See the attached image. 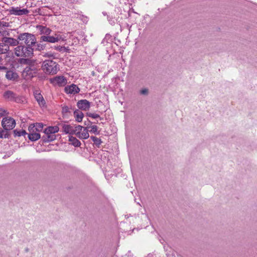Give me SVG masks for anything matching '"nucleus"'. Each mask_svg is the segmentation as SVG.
I'll return each mask as SVG.
<instances>
[{"mask_svg":"<svg viewBox=\"0 0 257 257\" xmlns=\"http://www.w3.org/2000/svg\"><path fill=\"white\" fill-rule=\"evenodd\" d=\"M63 131L65 134L70 135H75L80 139H86L89 137L87 127H84L80 125L64 124L63 126Z\"/></svg>","mask_w":257,"mask_h":257,"instance_id":"obj_1","label":"nucleus"},{"mask_svg":"<svg viewBox=\"0 0 257 257\" xmlns=\"http://www.w3.org/2000/svg\"><path fill=\"white\" fill-rule=\"evenodd\" d=\"M42 68L46 73L49 74H56L59 70V66L56 62L51 60L44 61Z\"/></svg>","mask_w":257,"mask_h":257,"instance_id":"obj_2","label":"nucleus"},{"mask_svg":"<svg viewBox=\"0 0 257 257\" xmlns=\"http://www.w3.org/2000/svg\"><path fill=\"white\" fill-rule=\"evenodd\" d=\"M18 39L22 41V43L27 45V46H35L36 42L35 36L33 34L27 33L20 34L18 36Z\"/></svg>","mask_w":257,"mask_h":257,"instance_id":"obj_3","label":"nucleus"},{"mask_svg":"<svg viewBox=\"0 0 257 257\" xmlns=\"http://www.w3.org/2000/svg\"><path fill=\"white\" fill-rule=\"evenodd\" d=\"M37 69L34 65L26 66L22 72V77L25 80H29L37 73Z\"/></svg>","mask_w":257,"mask_h":257,"instance_id":"obj_4","label":"nucleus"},{"mask_svg":"<svg viewBox=\"0 0 257 257\" xmlns=\"http://www.w3.org/2000/svg\"><path fill=\"white\" fill-rule=\"evenodd\" d=\"M59 128L57 126H49L47 127L44 133L47 137L48 141H52L56 139L55 134L58 132Z\"/></svg>","mask_w":257,"mask_h":257,"instance_id":"obj_5","label":"nucleus"},{"mask_svg":"<svg viewBox=\"0 0 257 257\" xmlns=\"http://www.w3.org/2000/svg\"><path fill=\"white\" fill-rule=\"evenodd\" d=\"M2 124L5 130H11L15 127L16 121L12 117H5L3 119Z\"/></svg>","mask_w":257,"mask_h":257,"instance_id":"obj_6","label":"nucleus"},{"mask_svg":"<svg viewBox=\"0 0 257 257\" xmlns=\"http://www.w3.org/2000/svg\"><path fill=\"white\" fill-rule=\"evenodd\" d=\"M51 83L59 87L64 86L67 83V79L63 76H57L50 80Z\"/></svg>","mask_w":257,"mask_h":257,"instance_id":"obj_7","label":"nucleus"},{"mask_svg":"<svg viewBox=\"0 0 257 257\" xmlns=\"http://www.w3.org/2000/svg\"><path fill=\"white\" fill-rule=\"evenodd\" d=\"M9 14L16 16L27 15L29 11L27 9H21L19 7H12L8 10Z\"/></svg>","mask_w":257,"mask_h":257,"instance_id":"obj_8","label":"nucleus"},{"mask_svg":"<svg viewBox=\"0 0 257 257\" xmlns=\"http://www.w3.org/2000/svg\"><path fill=\"white\" fill-rule=\"evenodd\" d=\"M2 42H3V44H5L6 46H9V48L10 46H15L19 44V42L17 40L9 37H5L3 38Z\"/></svg>","mask_w":257,"mask_h":257,"instance_id":"obj_9","label":"nucleus"},{"mask_svg":"<svg viewBox=\"0 0 257 257\" xmlns=\"http://www.w3.org/2000/svg\"><path fill=\"white\" fill-rule=\"evenodd\" d=\"M64 90L67 94H75L80 91V89L76 85L72 84L66 86Z\"/></svg>","mask_w":257,"mask_h":257,"instance_id":"obj_10","label":"nucleus"},{"mask_svg":"<svg viewBox=\"0 0 257 257\" xmlns=\"http://www.w3.org/2000/svg\"><path fill=\"white\" fill-rule=\"evenodd\" d=\"M77 105L81 110H87L90 107V103L86 99H82L77 102Z\"/></svg>","mask_w":257,"mask_h":257,"instance_id":"obj_11","label":"nucleus"},{"mask_svg":"<svg viewBox=\"0 0 257 257\" xmlns=\"http://www.w3.org/2000/svg\"><path fill=\"white\" fill-rule=\"evenodd\" d=\"M35 98L37 101L38 102L39 105L41 107H44L45 106L46 102L45 101L42 95V94L39 92V91L36 90L34 92V93Z\"/></svg>","mask_w":257,"mask_h":257,"instance_id":"obj_12","label":"nucleus"},{"mask_svg":"<svg viewBox=\"0 0 257 257\" xmlns=\"http://www.w3.org/2000/svg\"><path fill=\"white\" fill-rule=\"evenodd\" d=\"M36 28L40 32V34L48 35L50 34L52 31L50 28L42 25L37 26Z\"/></svg>","mask_w":257,"mask_h":257,"instance_id":"obj_13","label":"nucleus"},{"mask_svg":"<svg viewBox=\"0 0 257 257\" xmlns=\"http://www.w3.org/2000/svg\"><path fill=\"white\" fill-rule=\"evenodd\" d=\"M6 77L9 80H15L18 79V75L14 71L9 70L7 71Z\"/></svg>","mask_w":257,"mask_h":257,"instance_id":"obj_14","label":"nucleus"},{"mask_svg":"<svg viewBox=\"0 0 257 257\" xmlns=\"http://www.w3.org/2000/svg\"><path fill=\"white\" fill-rule=\"evenodd\" d=\"M24 46H19L15 49V53L18 57H24Z\"/></svg>","mask_w":257,"mask_h":257,"instance_id":"obj_15","label":"nucleus"},{"mask_svg":"<svg viewBox=\"0 0 257 257\" xmlns=\"http://www.w3.org/2000/svg\"><path fill=\"white\" fill-rule=\"evenodd\" d=\"M4 97L9 100L16 101V94L11 91H6L4 94Z\"/></svg>","mask_w":257,"mask_h":257,"instance_id":"obj_16","label":"nucleus"},{"mask_svg":"<svg viewBox=\"0 0 257 257\" xmlns=\"http://www.w3.org/2000/svg\"><path fill=\"white\" fill-rule=\"evenodd\" d=\"M74 116L76 121L81 122L84 116V114L82 111L79 110H76L74 112Z\"/></svg>","mask_w":257,"mask_h":257,"instance_id":"obj_17","label":"nucleus"},{"mask_svg":"<svg viewBox=\"0 0 257 257\" xmlns=\"http://www.w3.org/2000/svg\"><path fill=\"white\" fill-rule=\"evenodd\" d=\"M68 140L70 142V144H71L72 145L74 146L75 147H79L81 145L80 142L76 138L72 136H69Z\"/></svg>","mask_w":257,"mask_h":257,"instance_id":"obj_18","label":"nucleus"},{"mask_svg":"<svg viewBox=\"0 0 257 257\" xmlns=\"http://www.w3.org/2000/svg\"><path fill=\"white\" fill-rule=\"evenodd\" d=\"M32 46H25L24 49V57H30L33 54L34 49L31 47Z\"/></svg>","mask_w":257,"mask_h":257,"instance_id":"obj_19","label":"nucleus"},{"mask_svg":"<svg viewBox=\"0 0 257 257\" xmlns=\"http://www.w3.org/2000/svg\"><path fill=\"white\" fill-rule=\"evenodd\" d=\"M9 50V46H6L5 44H3V42L0 43V54H6Z\"/></svg>","mask_w":257,"mask_h":257,"instance_id":"obj_20","label":"nucleus"},{"mask_svg":"<svg viewBox=\"0 0 257 257\" xmlns=\"http://www.w3.org/2000/svg\"><path fill=\"white\" fill-rule=\"evenodd\" d=\"M28 138L32 141H35L40 138V135L39 133L29 134Z\"/></svg>","mask_w":257,"mask_h":257,"instance_id":"obj_21","label":"nucleus"},{"mask_svg":"<svg viewBox=\"0 0 257 257\" xmlns=\"http://www.w3.org/2000/svg\"><path fill=\"white\" fill-rule=\"evenodd\" d=\"M118 18V15H115L113 14V16L112 15L111 17L110 18V16L108 17V21H109V23L111 25H114L115 23V21H117V19Z\"/></svg>","mask_w":257,"mask_h":257,"instance_id":"obj_22","label":"nucleus"},{"mask_svg":"<svg viewBox=\"0 0 257 257\" xmlns=\"http://www.w3.org/2000/svg\"><path fill=\"white\" fill-rule=\"evenodd\" d=\"M61 39V37H59L58 35H56V36H50L49 37V42L50 43H55L58 42Z\"/></svg>","mask_w":257,"mask_h":257,"instance_id":"obj_23","label":"nucleus"},{"mask_svg":"<svg viewBox=\"0 0 257 257\" xmlns=\"http://www.w3.org/2000/svg\"><path fill=\"white\" fill-rule=\"evenodd\" d=\"M90 139L94 142V143L97 146H99L101 143V140L96 137L91 136Z\"/></svg>","mask_w":257,"mask_h":257,"instance_id":"obj_24","label":"nucleus"},{"mask_svg":"<svg viewBox=\"0 0 257 257\" xmlns=\"http://www.w3.org/2000/svg\"><path fill=\"white\" fill-rule=\"evenodd\" d=\"M14 132L15 135L16 136H18V137L25 136V135L27 134L26 132L23 130H22L19 131H17V130H15L14 131Z\"/></svg>","mask_w":257,"mask_h":257,"instance_id":"obj_25","label":"nucleus"},{"mask_svg":"<svg viewBox=\"0 0 257 257\" xmlns=\"http://www.w3.org/2000/svg\"><path fill=\"white\" fill-rule=\"evenodd\" d=\"M91 130L90 131V133L95 134L96 135H98L99 134V132L98 131V127L96 125H91L90 126Z\"/></svg>","mask_w":257,"mask_h":257,"instance_id":"obj_26","label":"nucleus"},{"mask_svg":"<svg viewBox=\"0 0 257 257\" xmlns=\"http://www.w3.org/2000/svg\"><path fill=\"white\" fill-rule=\"evenodd\" d=\"M35 127H36V132H40L42 130L43 127V124L42 123H37L34 124Z\"/></svg>","mask_w":257,"mask_h":257,"instance_id":"obj_27","label":"nucleus"},{"mask_svg":"<svg viewBox=\"0 0 257 257\" xmlns=\"http://www.w3.org/2000/svg\"><path fill=\"white\" fill-rule=\"evenodd\" d=\"M29 134L39 133V132L36 131V127H35L34 124H31L29 126Z\"/></svg>","mask_w":257,"mask_h":257,"instance_id":"obj_28","label":"nucleus"},{"mask_svg":"<svg viewBox=\"0 0 257 257\" xmlns=\"http://www.w3.org/2000/svg\"><path fill=\"white\" fill-rule=\"evenodd\" d=\"M36 47V50H38V51H41V50H43L45 49V45L42 44H37L36 45H35V46Z\"/></svg>","mask_w":257,"mask_h":257,"instance_id":"obj_29","label":"nucleus"},{"mask_svg":"<svg viewBox=\"0 0 257 257\" xmlns=\"http://www.w3.org/2000/svg\"><path fill=\"white\" fill-rule=\"evenodd\" d=\"M87 115L89 117H92L93 118H97L99 117L100 119H102V118L100 117L99 115L95 113H87Z\"/></svg>","mask_w":257,"mask_h":257,"instance_id":"obj_30","label":"nucleus"},{"mask_svg":"<svg viewBox=\"0 0 257 257\" xmlns=\"http://www.w3.org/2000/svg\"><path fill=\"white\" fill-rule=\"evenodd\" d=\"M49 36H42L41 37V40L43 42H49Z\"/></svg>","mask_w":257,"mask_h":257,"instance_id":"obj_31","label":"nucleus"},{"mask_svg":"<svg viewBox=\"0 0 257 257\" xmlns=\"http://www.w3.org/2000/svg\"><path fill=\"white\" fill-rule=\"evenodd\" d=\"M69 112V108L67 106H64L62 107V112L63 113H66Z\"/></svg>","mask_w":257,"mask_h":257,"instance_id":"obj_32","label":"nucleus"},{"mask_svg":"<svg viewBox=\"0 0 257 257\" xmlns=\"http://www.w3.org/2000/svg\"><path fill=\"white\" fill-rule=\"evenodd\" d=\"M140 93L142 95H147L148 94V89L144 88L140 91Z\"/></svg>","mask_w":257,"mask_h":257,"instance_id":"obj_33","label":"nucleus"},{"mask_svg":"<svg viewBox=\"0 0 257 257\" xmlns=\"http://www.w3.org/2000/svg\"><path fill=\"white\" fill-rule=\"evenodd\" d=\"M0 26H2L4 27H7L9 26V24L8 23L5 22H0Z\"/></svg>","mask_w":257,"mask_h":257,"instance_id":"obj_34","label":"nucleus"},{"mask_svg":"<svg viewBox=\"0 0 257 257\" xmlns=\"http://www.w3.org/2000/svg\"><path fill=\"white\" fill-rule=\"evenodd\" d=\"M5 133V131H1L0 130V138H6L7 137V135H5L4 136V133Z\"/></svg>","mask_w":257,"mask_h":257,"instance_id":"obj_35","label":"nucleus"},{"mask_svg":"<svg viewBox=\"0 0 257 257\" xmlns=\"http://www.w3.org/2000/svg\"><path fill=\"white\" fill-rule=\"evenodd\" d=\"M6 111L5 110H4L3 109H0V117H2L3 116L5 115L6 114Z\"/></svg>","mask_w":257,"mask_h":257,"instance_id":"obj_36","label":"nucleus"},{"mask_svg":"<svg viewBox=\"0 0 257 257\" xmlns=\"http://www.w3.org/2000/svg\"><path fill=\"white\" fill-rule=\"evenodd\" d=\"M44 56L47 57H52L53 56V54L51 53H47L44 54Z\"/></svg>","mask_w":257,"mask_h":257,"instance_id":"obj_37","label":"nucleus"},{"mask_svg":"<svg viewBox=\"0 0 257 257\" xmlns=\"http://www.w3.org/2000/svg\"><path fill=\"white\" fill-rule=\"evenodd\" d=\"M115 12H120V9L119 8H116L115 9Z\"/></svg>","mask_w":257,"mask_h":257,"instance_id":"obj_38","label":"nucleus"},{"mask_svg":"<svg viewBox=\"0 0 257 257\" xmlns=\"http://www.w3.org/2000/svg\"><path fill=\"white\" fill-rule=\"evenodd\" d=\"M102 14L104 16H105L106 15V13L105 12H103Z\"/></svg>","mask_w":257,"mask_h":257,"instance_id":"obj_39","label":"nucleus"},{"mask_svg":"<svg viewBox=\"0 0 257 257\" xmlns=\"http://www.w3.org/2000/svg\"><path fill=\"white\" fill-rule=\"evenodd\" d=\"M2 31L1 30V29H0V35H2Z\"/></svg>","mask_w":257,"mask_h":257,"instance_id":"obj_40","label":"nucleus"},{"mask_svg":"<svg viewBox=\"0 0 257 257\" xmlns=\"http://www.w3.org/2000/svg\"><path fill=\"white\" fill-rule=\"evenodd\" d=\"M2 57L0 56V63L2 62Z\"/></svg>","mask_w":257,"mask_h":257,"instance_id":"obj_41","label":"nucleus"}]
</instances>
